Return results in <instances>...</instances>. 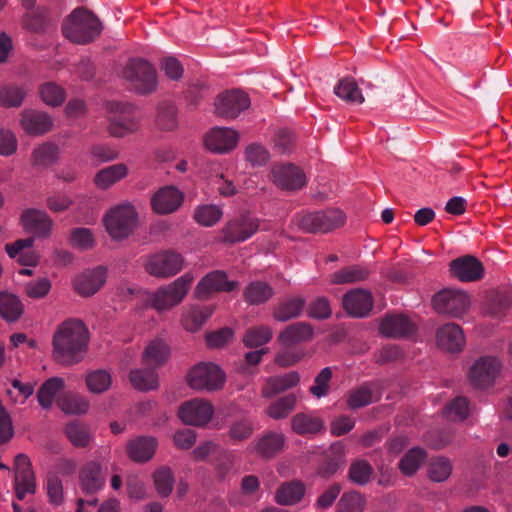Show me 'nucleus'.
Returning a JSON list of instances; mask_svg holds the SVG:
<instances>
[{"mask_svg": "<svg viewBox=\"0 0 512 512\" xmlns=\"http://www.w3.org/2000/svg\"><path fill=\"white\" fill-rule=\"evenodd\" d=\"M89 331L78 319H68L56 329L52 345L54 358L65 365L80 362L88 349Z\"/></svg>", "mask_w": 512, "mask_h": 512, "instance_id": "obj_1", "label": "nucleus"}, {"mask_svg": "<svg viewBox=\"0 0 512 512\" xmlns=\"http://www.w3.org/2000/svg\"><path fill=\"white\" fill-rule=\"evenodd\" d=\"M194 276L185 273L169 284L162 285L155 290L140 292V300L145 307L152 308L159 313L169 311L178 306L187 296Z\"/></svg>", "mask_w": 512, "mask_h": 512, "instance_id": "obj_2", "label": "nucleus"}, {"mask_svg": "<svg viewBox=\"0 0 512 512\" xmlns=\"http://www.w3.org/2000/svg\"><path fill=\"white\" fill-rule=\"evenodd\" d=\"M62 31L71 42L86 44L100 34L101 24L91 11L80 7L74 9L66 18Z\"/></svg>", "mask_w": 512, "mask_h": 512, "instance_id": "obj_3", "label": "nucleus"}, {"mask_svg": "<svg viewBox=\"0 0 512 512\" xmlns=\"http://www.w3.org/2000/svg\"><path fill=\"white\" fill-rule=\"evenodd\" d=\"M103 224L112 239L122 240L136 229L138 214L133 205L129 203L118 204L105 213Z\"/></svg>", "mask_w": 512, "mask_h": 512, "instance_id": "obj_4", "label": "nucleus"}, {"mask_svg": "<svg viewBox=\"0 0 512 512\" xmlns=\"http://www.w3.org/2000/svg\"><path fill=\"white\" fill-rule=\"evenodd\" d=\"M186 381L194 390L212 392L224 387L226 375L217 364L201 362L189 370Z\"/></svg>", "mask_w": 512, "mask_h": 512, "instance_id": "obj_5", "label": "nucleus"}, {"mask_svg": "<svg viewBox=\"0 0 512 512\" xmlns=\"http://www.w3.org/2000/svg\"><path fill=\"white\" fill-rule=\"evenodd\" d=\"M109 113V133L115 137H123L138 128V117L134 106L127 103L110 102L107 105Z\"/></svg>", "mask_w": 512, "mask_h": 512, "instance_id": "obj_6", "label": "nucleus"}, {"mask_svg": "<svg viewBox=\"0 0 512 512\" xmlns=\"http://www.w3.org/2000/svg\"><path fill=\"white\" fill-rule=\"evenodd\" d=\"M345 214L339 209L308 212L298 218V226L306 232L327 233L344 225Z\"/></svg>", "mask_w": 512, "mask_h": 512, "instance_id": "obj_7", "label": "nucleus"}, {"mask_svg": "<svg viewBox=\"0 0 512 512\" xmlns=\"http://www.w3.org/2000/svg\"><path fill=\"white\" fill-rule=\"evenodd\" d=\"M184 265L181 254L174 251H162L146 257L144 268L156 278H170L178 274Z\"/></svg>", "mask_w": 512, "mask_h": 512, "instance_id": "obj_8", "label": "nucleus"}, {"mask_svg": "<svg viewBox=\"0 0 512 512\" xmlns=\"http://www.w3.org/2000/svg\"><path fill=\"white\" fill-rule=\"evenodd\" d=\"M123 77L140 93H150L157 86L154 67L141 59L130 61L123 70Z\"/></svg>", "mask_w": 512, "mask_h": 512, "instance_id": "obj_9", "label": "nucleus"}, {"mask_svg": "<svg viewBox=\"0 0 512 512\" xmlns=\"http://www.w3.org/2000/svg\"><path fill=\"white\" fill-rule=\"evenodd\" d=\"M470 305L469 295L459 289H444L433 298V306L437 312L455 318L462 317Z\"/></svg>", "mask_w": 512, "mask_h": 512, "instance_id": "obj_10", "label": "nucleus"}, {"mask_svg": "<svg viewBox=\"0 0 512 512\" xmlns=\"http://www.w3.org/2000/svg\"><path fill=\"white\" fill-rule=\"evenodd\" d=\"M258 230L259 219L250 213H244L225 224L221 231V241L230 244L244 242Z\"/></svg>", "mask_w": 512, "mask_h": 512, "instance_id": "obj_11", "label": "nucleus"}, {"mask_svg": "<svg viewBox=\"0 0 512 512\" xmlns=\"http://www.w3.org/2000/svg\"><path fill=\"white\" fill-rule=\"evenodd\" d=\"M214 415V406L203 398H194L182 403L178 409L179 419L186 425L203 427Z\"/></svg>", "mask_w": 512, "mask_h": 512, "instance_id": "obj_12", "label": "nucleus"}, {"mask_svg": "<svg viewBox=\"0 0 512 512\" xmlns=\"http://www.w3.org/2000/svg\"><path fill=\"white\" fill-rule=\"evenodd\" d=\"M250 106L247 94L240 90H230L221 93L215 100V112L217 115L233 119Z\"/></svg>", "mask_w": 512, "mask_h": 512, "instance_id": "obj_13", "label": "nucleus"}, {"mask_svg": "<svg viewBox=\"0 0 512 512\" xmlns=\"http://www.w3.org/2000/svg\"><path fill=\"white\" fill-rule=\"evenodd\" d=\"M238 287L236 281H230L224 271L215 270L205 275L197 284L194 295L197 299H207L214 293L230 292Z\"/></svg>", "mask_w": 512, "mask_h": 512, "instance_id": "obj_14", "label": "nucleus"}, {"mask_svg": "<svg viewBox=\"0 0 512 512\" xmlns=\"http://www.w3.org/2000/svg\"><path fill=\"white\" fill-rule=\"evenodd\" d=\"M107 269L98 266L79 273L73 280V288L82 297H91L106 283Z\"/></svg>", "mask_w": 512, "mask_h": 512, "instance_id": "obj_15", "label": "nucleus"}, {"mask_svg": "<svg viewBox=\"0 0 512 512\" xmlns=\"http://www.w3.org/2000/svg\"><path fill=\"white\" fill-rule=\"evenodd\" d=\"M15 493L19 500H23L26 495L34 494L36 489L35 476L31 468L29 458L24 454L15 457Z\"/></svg>", "mask_w": 512, "mask_h": 512, "instance_id": "obj_16", "label": "nucleus"}, {"mask_svg": "<svg viewBox=\"0 0 512 512\" xmlns=\"http://www.w3.org/2000/svg\"><path fill=\"white\" fill-rule=\"evenodd\" d=\"M500 370L501 364L496 358L482 357L471 367L469 378L477 387H489L498 377Z\"/></svg>", "mask_w": 512, "mask_h": 512, "instance_id": "obj_17", "label": "nucleus"}, {"mask_svg": "<svg viewBox=\"0 0 512 512\" xmlns=\"http://www.w3.org/2000/svg\"><path fill=\"white\" fill-rule=\"evenodd\" d=\"M272 180L281 189L297 190L306 184L304 172L293 164H278L272 168Z\"/></svg>", "mask_w": 512, "mask_h": 512, "instance_id": "obj_18", "label": "nucleus"}, {"mask_svg": "<svg viewBox=\"0 0 512 512\" xmlns=\"http://www.w3.org/2000/svg\"><path fill=\"white\" fill-rule=\"evenodd\" d=\"M238 141V132L225 127L212 128L204 138L206 148L215 153L230 152L237 146Z\"/></svg>", "mask_w": 512, "mask_h": 512, "instance_id": "obj_19", "label": "nucleus"}, {"mask_svg": "<svg viewBox=\"0 0 512 512\" xmlns=\"http://www.w3.org/2000/svg\"><path fill=\"white\" fill-rule=\"evenodd\" d=\"M184 201L182 191L174 186L160 188L151 198V206L155 213L165 215L175 212Z\"/></svg>", "mask_w": 512, "mask_h": 512, "instance_id": "obj_20", "label": "nucleus"}, {"mask_svg": "<svg viewBox=\"0 0 512 512\" xmlns=\"http://www.w3.org/2000/svg\"><path fill=\"white\" fill-rule=\"evenodd\" d=\"M20 222L26 232L33 233L41 238L48 237L53 227L50 216L45 211L38 209L25 210L21 214Z\"/></svg>", "mask_w": 512, "mask_h": 512, "instance_id": "obj_21", "label": "nucleus"}, {"mask_svg": "<svg viewBox=\"0 0 512 512\" xmlns=\"http://www.w3.org/2000/svg\"><path fill=\"white\" fill-rule=\"evenodd\" d=\"M450 271L462 282H474L483 277L484 267L478 259L466 255L453 260L450 263Z\"/></svg>", "mask_w": 512, "mask_h": 512, "instance_id": "obj_22", "label": "nucleus"}, {"mask_svg": "<svg viewBox=\"0 0 512 512\" xmlns=\"http://www.w3.org/2000/svg\"><path fill=\"white\" fill-rule=\"evenodd\" d=\"M465 336L461 327L448 323L440 327L436 333L437 346L447 352H459L465 346Z\"/></svg>", "mask_w": 512, "mask_h": 512, "instance_id": "obj_23", "label": "nucleus"}, {"mask_svg": "<svg viewBox=\"0 0 512 512\" xmlns=\"http://www.w3.org/2000/svg\"><path fill=\"white\" fill-rule=\"evenodd\" d=\"M342 303L345 311L349 315L364 317L373 307V298L371 293L367 290L354 289L344 295Z\"/></svg>", "mask_w": 512, "mask_h": 512, "instance_id": "obj_24", "label": "nucleus"}, {"mask_svg": "<svg viewBox=\"0 0 512 512\" xmlns=\"http://www.w3.org/2000/svg\"><path fill=\"white\" fill-rule=\"evenodd\" d=\"M34 242V237L18 239L14 243L6 244L5 250L8 256L12 259H16L19 264L24 266H36L39 262L40 255L38 252L31 250Z\"/></svg>", "mask_w": 512, "mask_h": 512, "instance_id": "obj_25", "label": "nucleus"}, {"mask_svg": "<svg viewBox=\"0 0 512 512\" xmlns=\"http://www.w3.org/2000/svg\"><path fill=\"white\" fill-rule=\"evenodd\" d=\"M79 481L85 492L94 493L99 491L105 484L101 464L97 461L87 462L80 470Z\"/></svg>", "mask_w": 512, "mask_h": 512, "instance_id": "obj_26", "label": "nucleus"}, {"mask_svg": "<svg viewBox=\"0 0 512 512\" xmlns=\"http://www.w3.org/2000/svg\"><path fill=\"white\" fill-rule=\"evenodd\" d=\"M21 126L29 135H41L52 129L53 121L45 112L24 110L21 117Z\"/></svg>", "mask_w": 512, "mask_h": 512, "instance_id": "obj_27", "label": "nucleus"}, {"mask_svg": "<svg viewBox=\"0 0 512 512\" xmlns=\"http://www.w3.org/2000/svg\"><path fill=\"white\" fill-rule=\"evenodd\" d=\"M169 356L170 348L167 343L160 338H156L146 344L142 352V361L149 367L158 368L168 361Z\"/></svg>", "mask_w": 512, "mask_h": 512, "instance_id": "obj_28", "label": "nucleus"}, {"mask_svg": "<svg viewBox=\"0 0 512 512\" xmlns=\"http://www.w3.org/2000/svg\"><path fill=\"white\" fill-rule=\"evenodd\" d=\"M300 382V375L296 371H290L283 375L272 376L265 380L262 387V396L270 398L278 393L297 386Z\"/></svg>", "mask_w": 512, "mask_h": 512, "instance_id": "obj_29", "label": "nucleus"}, {"mask_svg": "<svg viewBox=\"0 0 512 512\" xmlns=\"http://www.w3.org/2000/svg\"><path fill=\"white\" fill-rule=\"evenodd\" d=\"M214 313L213 306H188L181 316V324L188 332L198 331Z\"/></svg>", "mask_w": 512, "mask_h": 512, "instance_id": "obj_30", "label": "nucleus"}, {"mask_svg": "<svg viewBox=\"0 0 512 512\" xmlns=\"http://www.w3.org/2000/svg\"><path fill=\"white\" fill-rule=\"evenodd\" d=\"M306 493V487L301 481L282 483L275 492L274 500L282 506H292L299 503Z\"/></svg>", "mask_w": 512, "mask_h": 512, "instance_id": "obj_31", "label": "nucleus"}, {"mask_svg": "<svg viewBox=\"0 0 512 512\" xmlns=\"http://www.w3.org/2000/svg\"><path fill=\"white\" fill-rule=\"evenodd\" d=\"M313 336V329L306 323H295L284 329L278 336L281 346L288 349L302 342L308 341Z\"/></svg>", "mask_w": 512, "mask_h": 512, "instance_id": "obj_32", "label": "nucleus"}, {"mask_svg": "<svg viewBox=\"0 0 512 512\" xmlns=\"http://www.w3.org/2000/svg\"><path fill=\"white\" fill-rule=\"evenodd\" d=\"M157 445L154 437H138L128 443L127 454L135 462H146L153 457Z\"/></svg>", "mask_w": 512, "mask_h": 512, "instance_id": "obj_33", "label": "nucleus"}, {"mask_svg": "<svg viewBox=\"0 0 512 512\" xmlns=\"http://www.w3.org/2000/svg\"><path fill=\"white\" fill-rule=\"evenodd\" d=\"M413 331V324L403 315L386 316L380 323V332L386 337H403Z\"/></svg>", "mask_w": 512, "mask_h": 512, "instance_id": "obj_34", "label": "nucleus"}, {"mask_svg": "<svg viewBox=\"0 0 512 512\" xmlns=\"http://www.w3.org/2000/svg\"><path fill=\"white\" fill-rule=\"evenodd\" d=\"M57 404L66 414H85L90 407L88 399L82 395L67 392L57 398Z\"/></svg>", "mask_w": 512, "mask_h": 512, "instance_id": "obj_35", "label": "nucleus"}, {"mask_svg": "<svg viewBox=\"0 0 512 512\" xmlns=\"http://www.w3.org/2000/svg\"><path fill=\"white\" fill-rule=\"evenodd\" d=\"M128 174V168L125 164H115L100 170L94 178L95 185L105 190Z\"/></svg>", "mask_w": 512, "mask_h": 512, "instance_id": "obj_36", "label": "nucleus"}, {"mask_svg": "<svg viewBox=\"0 0 512 512\" xmlns=\"http://www.w3.org/2000/svg\"><path fill=\"white\" fill-rule=\"evenodd\" d=\"M292 429L300 435L315 434L324 428L321 418L313 414L298 413L291 420Z\"/></svg>", "mask_w": 512, "mask_h": 512, "instance_id": "obj_37", "label": "nucleus"}, {"mask_svg": "<svg viewBox=\"0 0 512 512\" xmlns=\"http://www.w3.org/2000/svg\"><path fill=\"white\" fill-rule=\"evenodd\" d=\"M64 380L58 377H52L45 381L40 387L37 398L40 406L44 409L50 408L56 395L63 389Z\"/></svg>", "mask_w": 512, "mask_h": 512, "instance_id": "obj_38", "label": "nucleus"}, {"mask_svg": "<svg viewBox=\"0 0 512 512\" xmlns=\"http://www.w3.org/2000/svg\"><path fill=\"white\" fill-rule=\"evenodd\" d=\"M426 457L427 454L425 450L419 447H414L408 450L401 458L399 462V469L404 475L411 476L417 472Z\"/></svg>", "mask_w": 512, "mask_h": 512, "instance_id": "obj_39", "label": "nucleus"}, {"mask_svg": "<svg viewBox=\"0 0 512 512\" xmlns=\"http://www.w3.org/2000/svg\"><path fill=\"white\" fill-rule=\"evenodd\" d=\"M85 383L89 392L101 394L112 385L111 374L103 369L89 371L85 376Z\"/></svg>", "mask_w": 512, "mask_h": 512, "instance_id": "obj_40", "label": "nucleus"}, {"mask_svg": "<svg viewBox=\"0 0 512 512\" xmlns=\"http://www.w3.org/2000/svg\"><path fill=\"white\" fill-rule=\"evenodd\" d=\"M368 275L369 271L366 268L354 265L331 274L330 282L333 284H349L365 280Z\"/></svg>", "mask_w": 512, "mask_h": 512, "instance_id": "obj_41", "label": "nucleus"}, {"mask_svg": "<svg viewBox=\"0 0 512 512\" xmlns=\"http://www.w3.org/2000/svg\"><path fill=\"white\" fill-rule=\"evenodd\" d=\"M335 94L352 104H362L364 97L356 82L351 78H345L339 81L334 88Z\"/></svg>", "mask_w": 512, "mask_h": 512, "instance_id": "obj_42", "label": "nucleus"}, {"mask_svg": "<svg viewBox=\"0 0 512 512\" xmlns=\"http://www.w3.org/2000/svg\"><path fill=\"white\" fill-rule=\"evenodd\" d=\"M23 313L20 299L10 293H0V314L7 321H16Z\"/></svg>", "mask_w": 512, "mask_h": 512, "instance_id": "obj_43", "label": "nucleus"}, {"mask_svg": "<svg viewBox=\"0 0 512 512\" xmlns=\"http://www.w3.org/2000/svg\"><path fill=\"white\" fill-rule=\"evenodd\" d=\"M305 301L300 297H293L279 304L273 316L278 321H287L301 314Z\"/></svg>", "mask_w": 512, "mask_h": 512, "instance_id": "obj_44", "label": "nucleus"}, {"mask_svg": "<svg viewBox=\"0 0 512 512\" xmlns=\"http://www.w3.org/2000/svg\"><path fill=\"white\" fill-rule=\"evenodd\" d=\"M273 295V289L264 282L250 283L244 290V298L249 304H260L269 300Z\"/></svg>", "mask_w": 512, "mask_h": 512, "instance_id": "obj_45", "label": "nucleus"}, {"mask_svg": "<svg viewBox=\"0 0 512 512\" xmlns=\"http://www.w3.org/2000/svg\"><path fill=\"white\" fill-rule=\"evenodd\" d=\"M452 473V463L445 457H437L430 460L427 475L431 481L444 482Z\"/></svg>", "mask_w": 512, "mask_h": 512, "instance_id": "obj_46", "label": "nucleus"}, {"mask_svg": "<svg viewBox=\"0 0 512 512\" xmlns=\"http://www.w3.org/2000/svg\"><path fill=\"white\" fill-rule=\"evenodd\" d=\"M222 216V209L219 206L213 204L201 205L196 208L194 213L195 221L201 226L205 227L214 226L219 222Z\"/></svg>", "mask_w": 512, "mask_h": 512, "instance_id": "obj_47", "label": "nucleus"}, {"mask_svg": "<svg viewBox=\"0 0 512 512\" xmlns=\"http://www.w3.org/2000/svg\"><path fill=\"white\" fill-rule=\"evenodd\" d=\"M272 330L269 326H255L249 328L244 337L243 343L246 347L256 348L267 344L272 339Z\"/></svg>", "mask_w": 512, "mask_h": 512, "instance_id": "obj_48", "label": "nucleus"}, {"mask_svg": "<svg viewBox=\"0 0 512 512\" xmlns=\"http://www.w3.org/2000/svg\"><path fill=\"white\" fill-rule=\"evenodd\" d=\"M469 415V403L464 397L453 399L443 411V417L451 422L464 421Z\"/></svg>", "mask_w": 512, "mask_h": 512, "instance_id": "obj_49", "label": "nucleus"}, {"mask_svg": "<svg viewBox=\"0 0 512 512\" xmlns=\"http://www.w3.org/2000/svg\"><path fill=\"white\" fill-rule=\"evenodd\" d=\"M296 402L297 397L294 394H288L271 403L267 408L266 413L273 419L285 418L294 410Z\"/></svg>", "mask_w": 512, "mask_h": 512, "instance_id": "obj_50", "label": "nucleus"}, {"mask_svg": "<svg viewBox=\"0 0 512 512\" xmlns=\"http://www.w3.org/2000/svg\"><path fill=\"white\" fill-rule=\"evenodd\" d=\"M153 483L160 496L167 497L173 490L174 478L169 467H160L152 475Z\"/></svg>", "mask_w": 512, "mask_h": 512, "instance_id": "obj_51", "label": "nucleus"}, {"mask_svg": "<svg viewBox=\"0 0 512 512\" xmlns=\"http://www.w3.org/2000/svg\"><path fill=\"white\" fill-rule=\"evenodd\" d=\"M129 379L133 387L141 391L155 389L158 385L157 375L152 370H133L129 374Z\"/></svg>", "mask_w": 512, "mask_h": 512, "instance_id": "obj_52", "label": "nucleus"}, {"mask_svg": "<svg viewBox=\"0 0 512 512\" xmlns=\"http://www.w3.org/2000/svg\"><path fill=\"white\" fill-rule=\"evenodd\" d=\"M283 444L284 438L281 434L270 433L258 441L255 449L260 455L270 457L280 451Z\"/></svg>", "mask_w": 512, "mask_h": 512, "instance_id": "obj_53", "label": "nucleus"}, {"mask_svg": "<svg viewBox=\"0 0 512 512\" xmlns=\"http://www.w3.org/2000/svg\"><path fill=\"white\" fill-rule=\"evenodd\" d=\"M23 288L28 298L38 300L45 298L50 293L52 283L47 277H41L26 282Z\"/></svg>", "mask_w": 512, "mask_h": 512, "instance_id": "obj_54", "label": "nucleus"}, {"mask_svg": "<svg viewBox=\"0 0 512 512\" xmlns=\"http://www.w3.org/2000/svg\"><path fill=\"white\" fill-rule=\"evenodd\" d=\"M40 96L43 102L49 106L61 105L66 97L65 90L52 82L43 84L40 88Z\"/></svg>", "mask_w": 512, "mask_h": 512, "instance_id": "obj_55", "label": "nucleus"}, {"mask_svg": "<svg viewBox=\"0 0 512 512\" xmlns=\"http://www.w3.org/2000/svg\"><path fill=\"white\" fill-rule=\"evenodd\" d=\"M46 494L49 502L54 506H60L64 502V488L62 481L55 473H49L46 481Z\"/></svg>", "mask_w": 512, "mask_h": 512, "instance_id": "obj_56", "label": "nucleus"}, {"mask_svg": "<svg viewBox=\"0 0 512 512\" xmlns=\"http://www.w3.org/2000/svg\"><path fill=\"white\" fill-rule=\"evenodd\" d=\"M364 497L357 492L344 493L337 504L336 512H363Z\"/></svg>", "mask_w": 512, "mask_h": 512, "instance_id": "obj_57", "label": "nucleus"}, {"mask_svg": "<svg viewBox=\"0 0 512 512\" xmlns=\"http://www.w3.org/2000/svg\"><path fill=\"white\" fill-rule=\"evenodd\" d=\"M373 390L369 386H362L349 394L347 403L350 408H360L377 400Z\"/></svg>", "mask_w": 512, "mask_h": 512, "instance_id": "obj_58", "label": "nucleus"}, {"mask_svg": "<svg viewBox=\"0 0 512 512\" xmlns=\"http://www.w3.org/2000/svg\"><path fill=\"white\" fill-rule=\"evenodd\" d=\"M65 433L70 442L77 447H85L90 442V434L87 429L76 422L69 423L65 428Z\"/></svg>", "mask_w": 512, "mask_h": 512, "instance_id": "obj_59", "label": "nucleus"}, {"mask_svg": "<svg viewBox=\"0 0 512 512\" xmlns=\"http://www.w3.org/2000/svg\"><path fill=\"white\" fill-rule=\"evenodd\" d=\"M58 155V149L53 144H42L35 148L32 155L34 165L45 166L55 161Z\"/></svg>", "mask_w": 512, "mask_h": 512, "instance_id": "obj_60", "label": "nucleus"}, {"mask_svg": "<svg viewBox=\"0 0 512 512\" xmlns=\"http://www.w3.org/2000/svg\"><path fill=\"white\" fill-rule=\"evenodd\" d=\"M70 244L73 247L86 250L94 246L95 239L91 230L87 228H75L70 233Z\"/></svg>", "mask_w": 512, "mask_h": 512, "instance_id": "obj_61", "label": "nucleus"}, {"mask_svg": "<svg viewBox=\"0 0 512 512\" xmlns=\"http://www.w3.org/2000/svg\"><path fill=\"white\" fill-rule=\"evenodd\" d=\"M25 92L18 87H3L0 89V104L7 107L20 106Z\"/></svg>", "mask_w": 512, "mask_h": 512, "instance_id": "obj_62", "label": "nucleus"}, {"mask_svg": "<svg viewBox=\"0 0 512 512\" xmlns=\"http://www.w3.org/2000/svg\"><path fill=\"white\" fill-rule=\"evenodd\" d=\"M332 377V371L329 367L321 370L316 376L314 384L310 387V392L313 396L320 398L325 396L329 390V382Z\"/></svg>", "mask_w": 512, "mask_h": 512, "instance_id": "obj_63", "label": "nucleus"}, {"mask_svg": "<svg viewBox=\"0 0 512 512\" xmlns=\"http://www.w3.org/2000/svg\"><path fill=\"white\" fill-rule=\"evenodd\" d=\"M372 474V468L366 461H357L351 465L349 476L353 482L365 484Z\"/></svg>", "mask_w": 512, "mask_h": 512, "instance_id": "obj_64", "label": "nucleus"}]
</instances>
